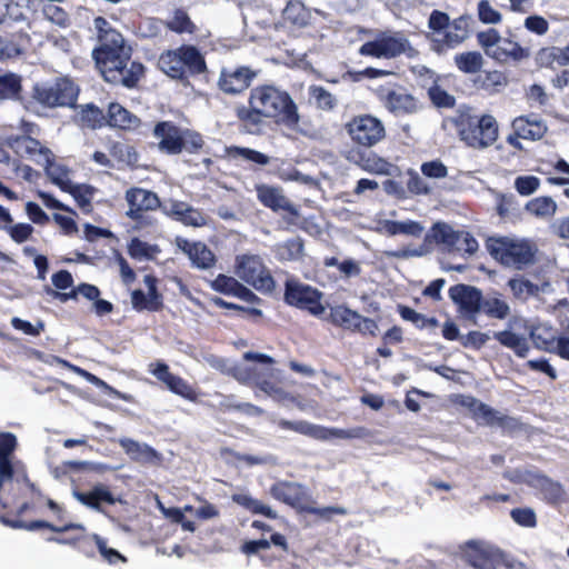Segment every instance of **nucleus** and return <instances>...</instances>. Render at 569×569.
<instances>
[{"label": "nucleus", "mask_w": 569, "mask_h": 569, "mask_svg": "<svg viewBox=\"0 0 569 569\" xmlns=\"http://www.w3.org/2000/svg\"><path fill=\"white\" fill-rule=\"evenodd\" d=\"M248 103L249 107L238 109V117L250 133L260 130L264 118L274 119L291 131H299L298 106L287 91L271 84L258 86L250 91Z\"/></svg>", "instance_id": "obj_1"}, {"label": "nucleus", "mask_w": 569, "mask_h": 569, "mask_svg": "<svg viewBox=\"0 0 569 569\" xmlns=\"http://www.w3.org/2000/svg\"><path fill=\"white\" fill-rule=\"evenodd\" d=\"M92 58L106 81L132 88L143 73V66L131 60V48H94Z\"/></svg>", "instance_id": "obj_2"}, {"label": "nucleus", "mask_w": 569, "mask_h": 569, "mask_svg": "<svg viewBox=\"0 0 569 569\" xmlns=\"http://www.w3.org/2000/svg\"><path fill=\"white\" fill-rule=\"evenodd\" d=\"M487 250L499 263L522 270L535 262L537 246L530 239L518 236H493L487 240Z\"/></svg>", "instance_id": "obj_3"}, {"label": "nucleus", "mask_w": 569, "mask_h": 569, "mask_svg": "<svg viewBox=\"0 0 569 569\" xmlns=\"http://www.w3.org/2000/svg\"><path fill=\"white\" fill-rule=\"evenodd\" d=\"M428 26L430 29L428 37L433 50L439 53L459 46L469 33V18L459 17L450 21L447 13L437 10L430 14Z\"/></svg>", "instance_id": "obj_4"}, {"label": "nucleus", "mask_w": 569, "mask_h": 569, "mask_svg": "<svg viewBox=\"0 0 569 569\" xmlns=\"http://www.w3.org/2000/svg\"><path fill=\"white\" fill-rule=\"evenodd\" d=\"M160 69L174 79L200 74L207 70L204 57L193 46H181L163 52L158 61Z\"/></svg>", "instance_id": "obj_5"}, {"label": "nucleus", "mask_w": 569, "mask_h": 569, "mask_svg": "<svg viewBox=\"0 0 569 569\" xmlns=\"http://www.w3.org/2000/svg\"><path fill=\"white\" fill-rule=\"evenodd\" d=\"M413 49L407 37L398 31H381L359 48V53L377 59H393L402 53L412 56Z\"/></svg>", "instance_id": "obj_6"}, {"label": "nucleus", "mask_w": 569, "mask_h": 569, "mask_svg": "<svg viewBox=\"0 0 569 569\" xmlns=\"http://www.w3.org/2000/svg\"><path fill=\"white\" fill-rule=\"evenodd\" d=\"M461 139L475 149H485L498 138V123L491 114L468 117L461 122Z\"/></svg>", "instance_id": "obj_7"}, {"label": "nucleus", "mask_w": 569, "mask_h": 569, "mask_svg": "<svg viewBox=\"0 0 569 569\" xmlns=\"http://www.w3.org/2000/svg\"><path fill=\"white\" fill-rule=\"evenodd\" d=\"M463 555L473 569H502L511 566L500 548L485 540L466 542Z\"/></svg>", "instance_id": "obj_8"}, {"label": "nucleus", "mask_w": 569, "mask_h": 569, "mask_svg": "<svg viewBox=\"0 0 569 569\" xmlns=\"http://www.w3.org/2000/svg\"><path fill=\"white\" fill-rule=\"evenodd\" d=\"M236 274L260 292H271L274 288L270 271L257 254L238 256L236 259Z\"/></svg>", "instance_id": "obj_9"}, {"label": "nucleus", "mask_w": 569, "mask_h": 569, "mask_svg": "<svg viewBox=\"0 0 569 569\" xmlns=\"http://www.w3.org/2000/svg\"><path fill=\"white\" fill-rule=\"evenodd\" d=\"M322 292L296 279L286 282L284 300L300 309H307L311 315L320 317L326 309L321 302Z\"/></svg>", "instance_id": "obj_10"}, {"label": "nucleus", "mask_w": 569, "mask_h": 569, "mask_svg": "<svg viewBox=\"0 0 569 569\" xmlns=\"http://www.w3.org/2000/svg\"><path fill=\"white\" fill-rule=\"evenodd\" d=\"M78 88L68 78L57 79L56 82L34 88V99L47 107L73 106L78 97Z\"/></svg>", "instance_id": "obj_11"}, {"label": "nucleus", "mask_w": 569, "mask_h": 569, "mask_svg": "<svg viewBox=\"0 0 569 569\" xmlns=\"http://www.w3.org/2000/svg\"><path fill=\"white\" fill-rule=\"evenodd\" d=\"M347 131L351 140L362 147H372L386 136L382 121L370 114H361L352 118L347 123Z\"/></svg>", "instance_id": "obj_12"}, {"label": "nucleus", "mask_w": 569, "mask_h": 569, "mask_svg": "<svg viewBox=\"0 0 569 569\" xmlns=\"http://www.w3.org/2000/svg\"><path fill=\"white\" fill-rule=\"evenodd\" d=\"M449 297L458 306L462 318L476 323L483 299L481 291L472 286L456 284L449 289Z\"/></svg>", "instance_id": "obj_13"}, {"label": "nucleus", "mask_w": 569, "mask_h": 569, "mask_svg": "<svg viewBox=\"0 0 569 569\" xmlns=\"http://www.w3.org/2000/svg\"><path fill=\"white\" fill-rule=\"evenodd\" d=\"M126 201L129 206L127 217L131 220L141 222L147 211L161 209V203L157 193L143 188H130L126 191Z\"/></svg>", "instance_id": "obj_14"}, {"label": "nucleus", "mask_w": 569, "mask_h": 569, "mask_svg": "<svg viewBox=\"0 0 569 569\" xmlns=\"http://www.w3.org/2000/svg\"><path fill=\"white\" fill-rule=\"evenodd\" d=\"M257 76V70L244 66L223 68L218 79V87L224 93L238 94L244 91Z\"/></svg>", "instance_id": "obj_15"}, {"label": "nucleus", "mask_w": 569, "mask_h": 569, "mask_svg": "<svg viewBox=\"0 0 569 569\" xmlns=\"http://www.w3.org/2000/svg\"><path fill=\"white\" fill-rule=\"evenodd\" d=\"M380 99L383 106L396 116L410 114L419 109L417 99L400 87L382 89Z\"/></svg>", "instance_id": "obj_16"}, {"label": "nucleus", "mask_w": 569, "mask_h": 569, "mask_svg": "<svg viewBox=\"0 0 569 569\" xmlns=\"http://www.w3.org/2000/svg\"><path fill=\"white\" fill-rule=\"evenodd\" d=\"M161 211L184 226L199 228L208 223V217L204 213L182 201H166L161 207Z\"/></svg>", "instance_id": "obj_17"}, {"label": "nucleus", "mask_w": 569, "mask_h": 569, "mask_svg": "<svg viewBox=\"0 0 569 569\" xmlns=\"http://www.w3.org/2000/svg\"><path fill=\"white\" fill-rule=\"evenodd\" d=\"M258 200L267 208L273 211H287L291 214H298L295 204L284 196L280 187L259 183L256 186Z\"/></svg>", "instance_id": "obj_18"}, {"label": "nucleus", "mask_w": 569, "mask_h": 569, "mask_svg": "<svg viewBox=\"0 0 569 569\" xmlns=\"http://www.w3.org/2000/svg\"><path fill=\"white\" fill-rule=\"evenodd\" d=\"M270 495L291 507L305 509V502L308 499V492L303 486L291 481H279L271 486Z\"/></svg>", "instance_id": "obj_19"}, {"label": "nucleus", "mask_w": 569, "mask_h": 569, "mask_svg": "<svg viewBox=\"0 0 569 569\" xmlns=\"http://www.w3.org/2000/svg\"><path fill=\"white\" fill-rule=\"evenodd\" d=\"M174 243L178 249L188 256L192 266L199 269H209L214 264V254L204 243L190 242L182 237H177Z\"/></svg>", "instance_id": "obj_20"}, {"label": "nucleus", "mask_w": 569, "mask_h": 569, "mask_svg": "<svg viewBox=\"0 0 569 569\" xmlns=\"http://www.w3.org/2000/svg\"><path fill=\"white\" fill-rule=\"evenodd\" d=\"M153 134L159 140L158 147L162 152L169 154L181 152L182 129L172 122H159L153 129Z\"/></svg>", "instance_id": "obj_21"}, {"label": "nucleus", "mask_w": 569, "mask_h": 569, "mask_svg": "<svg viewBox=\"0 0 569 569\" xmlns=\"http://www.w3.org/2000/svg\"><path fill=\"white\" fill-rule=\"evenodd\" d=\"M150 367L152 375L163 382L170 391L189 400L194 399L193 389L182 378L171 373L166 363L158 362L154 366L150 365Z\"/></svg>", "instance_id": "obj_22"}, {"label": "nucleus", "mask_w": 569, "mask_h": 569, "mask_svg": "<svg viewBox=\"0 0 569 569\" xmlns=\"http://www.w3.org/2000/svg\"><path fill=\"white\" fill-rule=\"evenodd\" d=\"M93 27L97 31L98 46L96 48H108L111 50L131 48L122 37V34L116 30L109 21L102 17H97L93 20Z\"/></svg>", "instance_id": "obj_23"}, {"label": "nucleus", "mask_w": 569, "mask_h": 569, "mask_svg": "<svg viewBox=\"0 0 569 569\" xmlns=\"http://www.w3.org/2000/svg\"><path fill=\"white\" fill-rule=\"evenodd\" d=\"M12 148L20 157H27L40 166L48 163L49 157L52 156L48 148L42 147L38 140L28 136L14 139Z\"/></svg>", "instance_id": "obj_24"}, {"label": "nucleus", "mask_w": 569, "mask_h": 569, "mask_svg": "<svg viewBox=\"0 0 569 569\" xmlns=\"http://www.w3.org/2000/svg\"><path fill=\"white\" fill-rule=\"evenodd\" d=\"M73 497L82 505L97 511L101 510L103 503L114 505L118 499L110 489L103 483L94 485L89 491H74Z\"/></svg>", "instance_id": "obj_25"}, {"label": "nucleus", "mask_w": 569, "mask_h": 569, "mask_svg": "<svg viewBox=\"0 0 569 569\" xmlns=\"http://www.w3.org/2000/svg\"><path fill=\"white\" fill-rule=\"evenodd\" d=\"M508 287L512 293V297L521 302H526L530 298H537L541 293H546L550 288L548 282H543L541 284L533 283L522 276L511 278L508 281Z\"/></svg>", "instance_id": "obj_26"}, {"label": "nucleus", "mask_w": 569, "mask_h": 569, "mask_svg": "<svg viewBox=\"0 0 569 569\" xmlns=\"http://www.w3.org/2000/svg\"><path fill=\"white\" fill-rule=\"evenodd\" d=\"M18 446L17 437L11 432H0V480L9 481L13 477L12 456Z\"/></svg>", "instance_id": "obj_27"}, {"label": "nucleus", "mask_w": 569, "mask_h": 569, "mask_svg": "<svg viewBox=\"0 0 569 569\" xmlns=\"http://www.w3.org/2000/svg\"><path fill=\"white\" fill-rule=\"evenodd\" d=\"M377 231L389 237L405 234L419 238L425 231V226L413 220L393 221L386 219L378 222Z\"/></svg>", "instance_id": "obj_28"}, {"label": "nucleus", "mask_w": 569, "mask_h": 569, "mask_svg": "<svg viewBox=\"0 0 569 569\" xmlns=\"http://www.w3.org/2000/svg\"><path fill=\"white\" fill-rule=\"evenodd\" d=\"M110 127L122 130H136L140 127V119L119 103H110L107 113Z\"/></svg>", "instance_id": "obj_29"}, {"label": "nucleus", "mask_w": 569, "mask_h": 569, "mask_svg": "<svg viewBox=\"0 0 569 569\" xmlns=\"http://www.w3.org/2000/svg\"><path fill=\"white\" fill-rule=\"evenodd\" d=\"M528 56L529 52L519 43L506 38H500L496 47L488 54V57L499 62H507L508 60L519 61Z\"/></svg>", "instance_id": "obj_30"}, {"label": "nucleus", "mask_w": 569, "mask_h": 569, "mask_svg": "<svg viewBox=\"0 0 569 569\" xmlns=\"http://www.w3.org/2000/svg\"><path fill=\"white\" fill-rule=\"evenodd\" d=\"M370 436V431L365 427H355L349 429L327 428L316 425L313 439L331 440V439H363Z\"/></svg>", "instance_id": "obj_31"}, {"label": "nucleus", "mask_w": 569, "mask_h": 569, "mask_svg": "<svg viewBox=\"0 0 569 569\" xmlns=\"http://www.w3.org/2000/svg\"><path fill=\"white\" fill-rule=\"evenodd\" d=\"M513 131L522 139L539 140L547 131L545 123L536 117H518L512 121Z\"/></svg>", "instance_id": "obj_32"}, {"label": "nucleus", "mask_w": 569, "mask_h": 569, "mask_svg": "<svg viewBox=\"0 0 569 569\" xmlns=\"http://www.w3.org/2000/svg\"><path fill=\"white\" fill-rule=\"evenodd\" d=\"M119 443L126 453L136 461L152 463L158 460V453L156 450L146 443H140L129 438L120 439Z\"/></svg>", "instance_id": "obj_33"}, {"label": "nucleus", "mask_w": 569, "mask_h": 569, "mask_svg": "<svg viewBox=\"0 0 569 569\" xmlns=\"http://www.w3.org/2000/svg\"><path fill=\"white\" fill-rule=\"evenodd\" d=\"M360 316V313L349 309L343 305L331 307L329 311V320L335 326L351 331H355L356 328H359Z\"/></svg>", "instance_id": "obj_34"}, {"label": "nucleus", "mask_w": 569, "mask_h": 569, "mask_svg": "<svg viewBox=\"0 0 569 569\" xmlns=\"http://www.w3.org/2000/svg\"><path fill=\"white\" fill-rule=\"evenodd\" d=\"M537 62L541 67H552L553 64L563 67L569 64V43L563 47L542 48L537 54Z\"/></svg>", "instance_id": "obj_35"}, {"label": "nucleus", "mask_w": 569, "mask_h": 569, "mask_svg": "<svg viewBox=\"0 0 569 569\" xmlns=\"http://www.w3.org/2000/svg\"><path fill=\"white\" fill-rule=\"evenodd\" d=\"M457 231L445 222H437L432 226L430 231L425 236V242L430 246L431 242L441 244L446 250L450 251Z\"/></svg>", "instance_id": "obj_36"}, {"label": "nucleus", "mask_w": 569, "mask_h": 569, "mask_svg": "<svg viewBox=\"0 0 569 569\" xmlns=\"http://www.w3.org/2000/svg\"><path fill=\"white\" fill-rule=\"evenodd\" d=\"M493 338L503 347L515 351L521 358L526 357L529 351V343L526 337L510 330L498 331L493 333Z\"/></svg>", "instance_id": "obj_37"}, {"label": "nucleus", "mask_w": 569, "mask_h": 569, "mask_svg": "<svg viewBox=\"0 0 569 569\" xmlns=\"http://www.w3.org/2000/svg\"><path fill=\"white\" fill-rule=\"evenodd\" d=\"M27 3L28 0H0V24L24 20Z\"/></svg>", "instance_id": "obj_38"}, {"label": "nucleus", "mask_w": 569, "mask_h": 569, "mask_svg": "<svg viewBox=\"0 0 569 569\" xmlns=\"http://www.w3.org/2000/svg\"><path fill=\"white\" fill-rule=\"evenodd\" d=\"M481 310L488 317L499 320L506 319L511 312L508 301L502 299L498 293L483 298Z\"/></svg>", "instance_id": "obj_39"}, {"label": "nucleus", "mask_w": 569, "mask_h": 569, "mask_svg": "<svg viewBox=\"0 0 569 569\" xmlns=\"http://www.w3.org/2000/svg\"><path fill=\"white\" fill-rule=\"evenodd\" d=\"M526 210L538 219L549 220L557 211V203L550 197H537L526 204Z\"/></svg>", "instance_id": "obj_40"}, {"label": "nucleus", "mask_w": 569, "mask_h": 569, "mask_svg": "<svg viewBox=\"0 0 569 569\" xmlns=\"http://www.w3.org/2000/svg\"><path fill=\"white\" fill-rule=\"evenodd\" d=\"M284 20L298 27H306L311 20V12L299 0H291L283 9Z\"/></svg>", "instance_id": "obj_41"}, {"label": "nucleus", "mask_w": 569, "mask_h": 569, "mask_svg": "<svg viewBox=\"0 0 569 569\" xmlns=\"http://www.w3.org/2000/svg\"><path fill=\"white\" fill-rule=\"evenodd\" d=\"M21 77L12 73L0 74V102L3 100H17L21 92Z\"/></svg>", "instance_id": "obj_42"}, {"label": "nucleus", "mask_w": 569, "mask_h": 569, "mask_svg": "<svg viewBox=\"0 0 569 569\" xmlns=\"http://www.w3.org/2000/svg\"><path fill=\"white\" fill-rule=\"evenodd\" d=\"M41 11L48 21L59 27H67L69 23V12L62 6L61 0H50L41 7Z\"/></svg>", "instance_id": "obj_43"}, {"label": "nucleus", "mask_w": 569, "mask_h": 569, "mask_svg": "<svg viewBox=\"0 0 569 569\" xmlns=\"http://www.w3.org/2000/svg\"><path fill=\"white\" fill-rule=\"evenodd\" d=\"M44 167L47 176L62 191L70 188L72 183L69 177V170L59 163L53 162V156L49 157V162L41 164Z\"/></svg>", "instance_id": "obj_44"}, {"label": "nucleus", "mask_w": 569, "mask_h": 569, "mask_svg": "<svg viewBox=\"0 0 569 569\" xmlns=\"http://www.w3.org/2000/svg\"><path fill=\"white\" fill-rule=\"evenodd\" d=\"M232 500L253 513H260L270 519L277 518V512L273 509L248 493H236L232 496Z\"/></svg>", "instance_id": "obj_45"}, {"label": "nucleus", "mask_w": 569, "mask_h": 569, "mask_svg": "<svg viewBox=\"0 0 569 569\" xmlns=\"http://www.w3.org/2000/svg\"><path fill=\"white\" fill-rule=\"evenodd\" d=\"M360 166L363 170L370 173L383 176H391L393 170L396 169V167L391 164L389 161L375 153H370L367 157H362Z\"/></svg>", "instance_id": "obj_46"}, {"label": "nucleus", "mask_w": 569, "mask_h": 569, "mask_svg": "<svg viewBox=\"0 0 569 569\" xmlns=\"http://www.w3.org/2000/svg\"><path fill=\"white\" fill-rule=\"evenodd\" d=\"M277 176L282 181L297 182L313 187L317 184L313 177L308 176L299 171L297 168L282 162L277 169Z\"/></svg>", "instance_id": "obj_47"}, {"label": "nucleus", "mask_w": 569, "mask_h": 569, "mask_svg": "<svg viewBox=\"0 0 569 569\" xmlns=\"http://www.w3.org/2000/svg\"><path fill=\"white\" fill-rule=\"evenodd\" d=\"M457 68L465 73H476L483 64L482 56L479 52L470 51L455 57Z\"/></svg>", "instance_id": "obj_48"}, {"label": "nucleus", "mask_w": 569, "mask_h": 569, "mask_svg": "<svg viewBox=\"0 0 569 569\" xmlns=\"http://www.w3.org/2000/svg\"><path fill=\"white\" fill-rule=\"evenodd\" d=\"M274 252L281 260H297L302 256L303 252L302 240L300 238H293L287 240L283 243H279L276 246Z\"/></svg>", "instance_id": "obj_49"}, {"label": "nucleus", "mask_w": 569, "mask_h": 569, "mask_svg": "<svg viewBox=\"0 0 569 569\" xmlns=\"http://www.w3.org/2000/svg\"><path fill=\"white\" fill-rule=\"evenodd\" d=\"M128 251L133 259L150 260L157 256L159 249L157 246L149 244L138 238H134L131 240Z\"/></svg>", "instance_id": "obj_50"}, {"label": "nucleus", "mask_w": 569, "mask_h": 569, "mask_svg": "<svg viewBox=\"0 0 569 569\" xmlns=\"http://www.w3.org/2000/svg\"><path fill=\"white\" fill-rule=\"evenodd\" d=\"M477 240L466 231H457L450 252L472 254L478 250Z\"/></svg>", "instance_id": "obj_51"}, {"label": "nucleus", "mask_w": 569, "mask_h": 569, "mask_svg": "<svg viewBox=\"0 0 569 569\" xmlns=\"http://www.w3.org/2000/svg\"><path fill=\"white\" fill-rule=\"evenodd\" d=\"M64 191L72 194V197L83 211L89 212L91 210V199L93 197L94 191L92 187L78 186L71 183L70 188L66 189Z\"/></svg>", "instance_id": "obj_52"}, {"label": "nucleus", "mask_w": 569, "mask_h": 569, "mask_svg": "<svg viewBox=\"0 0 569 569\" xmlns=\"http://www.w3.org/2000/svg\"><path fill=\"white\" fill-rule=\"evenodd\" d=\"M309 93L317 107L322 110H332L337 103L333 94L322 87L312 86L309 88Z\"/></svg>", "instance_id": "obj_53"}, {"label": "nucleus", "mask_w": 569, "mask_h": 569, "mask_svg": "<svg viewBox=\"0 0 569 569\" xmlns=\"http://www.w3.org/2000/svg\"><path fill=\"white\" fill-rule=\"evenodd\" d=\"M274 422L282 430H291L297 433L313 438L316 427V425L313 423H310L305 420L290 421L286 419H277L274 420Z\"/></svg>", "instance_id": "obj_54"}, {"label": "nucleus", "mask_w": 569, "mask_h": 569, "mask_svg": "<svg viewBox=\"0 0 569 569\" xmlns=\"http://www.w3.org/2000/svg\"><path fill=\"white\" fill-rule=\"evenodd\" d=\"M239 284L240 282L236 278L219 274L214 280H212L211 288L217 292L234 297L239 289Z\"/></svg>", "instance_id": "obj_55"}, {"label": "nucleus", "mask_w": 569, "mask_h": 569, "mask_svg": "<svg viewBox=\"0 0 569 569\" xmlns=\"http://www.w3.org/2000/svg\"><path fill=\"white\" fill-rule=\"evenodd\" d=\"M230 154L232 157L243 158L260 166H267L270 162V158L267 154L250 148L234 147L230 150Z\"/></svg>", "instance_id": "obj_56"}, {"label": "nucleus", "mask_w": 569, "mask_h": 569, "mask_svg": "<svg viewBox=\"0 0 569 569\" xmlns=\"http://www.w3.org/2000/svg\"><path fill=\"white\" fill-rule=\"evenodd\" d=\"M431 252V247L423 241L417 248H403L395 251H388L386 254L390 258L396 259H409V258H419L427 256Z\"/></svg>", "instance_id": "obj_57"}, {"label": "nucleus", "mask_w": 569, "mask_h": 569, "mask_svg": "<svg viewBox=\"0 0 569 569\" xmlns=\"http://www.w3.org/2000/svg\"><path fill=\"white\" fill-rule=\"evenodd\" d=\"M92 538L98 547L101 557L110 565H113L118 561H126V558L116 549L109 548L107 546V542L100 536L93 535Z\"/></svg>", "instance_id": "obj_58"}, {"label": "nucleus", "mask_w": 569, "mask_h": 569, "mask_svg": "<svg viewBox=\"0 0 569 569\" xmlns=\"http://www.w3.org/2000/svg\"><path fill=\"white\" fill-rule=\"evenodd\" d=\"M540 180L535 176H521L516 178L515 188L521 196H530L538 190Z\"/></svg>", "instance_id": "obj_59"}, {"label": "nucleus", "mask_w": 569, "mask_h": 569, "mask_svg": "<svg viewBox=\"0 0 569 569\" xmlns=\"http://www.w3.org/2000/svg\"><path fill=\"white\" fill-rule=\"evenodd\" d=\"M429 98L432 103L439 108H450L455 104L453 96L441 89L439 86H433L428 90Z\"/></svg>", "instance_id": "obj_60"}, {"label": "nucleus", "mask_w": 569, "mask_h": 569, "mask_svg": "<svg viewBox=\"0 0 569 569\" xmlns=\"http://www.w3.org/2000/svg\"><path fill=\"white\" fill-rule=\"evenodd\" d=\"M478 16L483 23H498L501 20V14L497 11L488 0H481L478 4Z\"/></svg>", "instance_id": "obj_61"}, {"label": "nucleus", "mask_w": 569, "mask_h": 569, "mask_svg": "<svg viewBox=\"0 0 569 569\" xmlns=\"http://www.w3.org/2000/svg\"><path fill=\"white\" fill-rule=\"evenodd\" d=\"M11 325L14 329L32 337L39 336L44 329V323L42 321H38L36 325H32L31 322L18 317H13L11 319Z\"/></svg>", "instance_id": "obj_62"}, {"label": "nucleus", "mask_w": 569, "mask_h": 569, "mask_svg": "<svg viewBox=\"0 0 569 569\" xmlns=\"http://www.w3.org/2000/svg\"><path fill=\"white\" fill-rule=\"evenodd\" d=\"M203 146L202 137L190 130H182L181 151L196 152Z\"/></svg>", "instance_id": "obj_63"}, {"label": "nucleus", "mask_w": 569, "mask_h": 569, "mask_svg": "<svg viewBox=\"0 0 569 569\" xmlns=\"http://www.w3.org/2000/svg\"><path fill=\"white\" fill-rule=\"evenodd\" d=\"M168 27L178 33L192 32L193 24L184 12L178 11L168 22Z\"/></svg>", "instance_id": "obj_64"}]
</instances>
